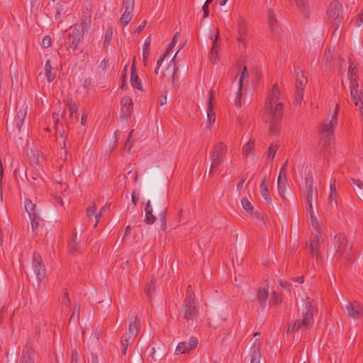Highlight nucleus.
Returning <instances> with one entry per match:
<instances>
[{
    "instance_id": "obj_1",
    "label": "nucleus",
    "mask_w": 363,
    "mask_h": 363,
    "mask_svg": "<svg viewBox=\"0 0 363 363\" xmlns=\"http://www.w3.org/2000/svg\"><path fill=\"white\" fill-rule=\"evenodd\" d=\"M262 119L281 120L284 114V99L277 84H274L266 99L262 111Z\"/></svg>"
},
{
    "instance_id": "obj_2",
    "label": "nucleus",
    "mask_w": 363,
    "mask_h": 363,
    "mask_svg": "<svg viewBox=\"0 0 363 363\" xmlns=\"http://www.w3.org/2000/svg\"><path fill=\"white\" fill-rule=\"evenodd\" d=\"M228 147L223 142H218L212 147L209 156L211 167L208 175L213 177L220 172V167L227 159Z\"/></svg>"
},
{
    "instance_id": "obj_3",
    "label": "nucleus",
    "mask_w": 363,
    "mask_h": 363,
    "mask_svg": "<svg viewBox=\"0 0 363 363\" xmlns=\"http://www.w3.org/2000/svg\"><path fill=\"white\" fill-rule=\"evenodd\" d=\"M335 254L334 255L337 262L344 264L352 261L353 253L352 245H350L344 235H340L335 237Z\"/></svg>"
},
{
    "instance_id": "obj_4",
    "label": "nucleus",
    "mask_w": 363,
    "mask_h": 363,
    "mask_svg": "<svg viewBox=\"0 0 363 363\" xmlns=\"http://www.w3.org/2000/svg\"><path fill=\"white\" fill-rule=\"evenodd\" d=\"M314 308L312 303L309 301V297L306 296V301L304 303V308L302 309V319L296 320L292 326H289V330L298 331L303 330L311 328L314 322L313 320Z\"/></svg>"
},
{
    "instance_id": "obj_5",
    "label": "nucleus",
    "mask_w": 363,
    "mask_h": 363,
    "mask_svg": "<svg viewBox=\"0 0 363 363\" xmlns=\"http://www.w3.org/2000/svg\"><path fill=\"white\" fill-rule=\"evenodd\" d=\"M348 78L350 81V95L354 104H357L363 96V91L359 89L358 71L352 65H350Z\"/></svg>"
},
{
    "instance_id": "obj_6",
    "label": "nucleus",
    "mask_w": 363,
    "mask_h": 363,
    "mask_svg": "<svg viewBox=\"0 0 363 363\" xmlns=\"http://www.w3.org/2000/svg\"><path fill=\"white\" fill-rule=\"evenodd\" d=\"M140 328V320L137 317L129 324L128 333L121 337V350L123 354H125L130 342H133L137 337Z\"/></svg>"
},
{
    "instance_id": "obj_7",
    "label": "nucleus",
    "mask_w": 363,
    "mask_h": 363,
    "mask_svg": "<svg viewBox=\"0 0 363 363\" xmlns=\"http://www.w3.org/2000/svg\"><path fill=\"white\" fill-rule=\"evenodd\" d=\"M303 190L306 201H315L316 207L318 191L317 189L313 186V177L311 172H308L306 175Z\"/></svg>"
},
{
    "instance_id": "obj_8",
    "label": "nucleus",
    "mask_w": 363,
    "mask_h": 363,
    "mask_svg": "<svg viewBox=\"0 0 363 363\" xmlns=\"http://www.w3.org/2000/svg\"><path fill=\"white\" fill-rule=\"evenodd\" d=\"M339 105L337 104H335V110L334 113L331 116V118L325 119L321 126L320 133L323 137L328 138L330 137L334 131L333 128L337 125V114L339 111Z\"/></svg>"
},
{
    "instance_id": "obj_9",
    "label": "nucleus",
    "mask_w": 363,
    "mask_h": 363,
    "mask_svg": "<svg viewBox=\"0 0 363 363\" xmlns=\"http://www.w3.org/2000/svg\"><path fill=\"white\" fill-rule=\"evenodd\" d=\"M342 5L336 1H333L328 9V20L335 29H337L342 20V16L340 15Z\"/></svg>"
},
{
    "instance_id": "obj_10",
    "label": "nucleus",
    "mask_w": 363,
    "mask_h": 363,
    "mask_svg": "<svg viewBox=\"0 0 363 363\" xmlns=\"http://www.w3.org/2000/svg\"><path fill=\"white\" fill-rule=\"evenodd\" d=\"M342 309L346 315L350 318L359 319L363 317V304L359 302H348Z\"/></svg>"
},
{
    "instance_id": "obj_11",
    "label": "nucleus",
    "mask_w": 363,
    "mask_h": 363,
    "mask_svg": "<svg viewBox=\"0 0 363 363\" xmlns=\"http://www.w3.org/2000/svg\"><path fill=\"white\" fill-rule=\"evenodd\" d=\"M84 35V29L82 28L75 27L72 28L69 33L67 41L69 44V48L72 49L74 52L80 41L83 38Z\"/></svg>"
},
{
    "instance_id": "obj_12",
    "label": "nucleus",
    "mask_w": 363,
    "mask_h": 363,
    "mask_svg": "<svg viewBox=\"0 0 363 363\" xmlns=\"http://www.w3.org/2000/svg\"><path fill=\"white\" fill-rule=\"evenodd\" d=\"M235 27L237 32L238 41L240 43L245 45L247 37V23L246 19L243 16H239L237 19V23Z\"/></svg>"
},
{
    "instance_id": "obj_13",
    "label": "nucleus",
    "mask_w": 363,
    "mask_h": 363,
    "mask_svg": "<svg viewBox=\"0 0 363 363\" xmlns=\"http://www.w3.org/2000/svg\"><path fill=\"white\" fill-rule=\"evenodd\" d=\"M32 267L37 279L41 281L45 277V267L43 264V259L39 253L35 252L33 254Z\"/></svg>"
},
{
    "instance_id": "obj_14",
    "label": "nucleus",
    "mask_w": 363,
    "mask_h": 363,
    "mask_svg": "<svg viewBox=\"0 0 363 363\" xmlns=\"http://www.w3.org/2000/svg\"><path fill=\"white\" fill-rule=\"evenodd\" d=\"M198 345V340L191 337L187 341H183L179 343L175 350V354L179 355L190 352L192 350L195 349Z\"/></svg>"
},
{
    "instance_id": "obj_15",
    "label": "nucleus",
    "mask_w": 363,
    "mask_h": 363,
    "mask_svg": "<svg viewBox=\"0 0 363 363\" xmlns=\"http://www.w3.org/2000/svg\"><path fill=\"white\" fill-rule=\"evenodd\" d=\"M123 4L125 11L120 19V23L125 27L132 20L133 11L135 8V0H124Z\"/></svg>"
},
{
    "instance_id": "obj_16",
    "label": "nucleus",
    "mask_w": 363,
    "mask_h": 363,
    "mask_svg": "<svg viewBox=\"0 0 363 363\" xmlns=\"http://www.w3.org/2000/svg\"><path fill=\"white\" fill-rule=\"evenodd\" d=\"M35 351L30 343H26L19 355L18 363H34Z\"/></svg>"
},
{
    "instance_id": "obj_17",
    "label": "nucleus",
    "mask_w": 363,
    "mask_h": 363,
    "mask_svg": "<svg viewBox=\"0 0 363 363\" xmlns=\"http://www.w3.org/2000/svg\"><path fill=\"white\" fill-rule=\"evenodd\" d=\"M220 34H219V30L218 28H216V36L213 38V36L211 35L210 36V39L212 43V47L210 52L209 58L211 62L213 63L217 62L219 60V51H220V45L218 43V41L220 40Z\"/></svg>"
},
{
    "instance_id": "obj_18",
    "label": "nucleus",
    "mask_w": 363,
    "mask_h": 363,
    "mask_svg": "<svg viewBox=\"0 0 363 363\" xmlns=\"http://www.w3.org/2000/svg\"><path fill=\"white\" fill-rule=\"evenodd\" d=\"M196 313L194 298H185L183 303L184 318L188 320H193Z\"/></svg>"
},
{
    "instance_id": "obj_19",
    "label": "nucleus",
    "mask_w": 363,
    "mask_h": 363,
    "mask_svg": "<svg viewBox=\"0 0 363 363\" xmlns=\"http://www.w3.org/2000/svg\"><path fill=\"white\" fill-rule=\"evenodd\" d=\"M121 117L126 120L130 117L133 112V102L129 96H123L121 99Z\"/></svg>"
},
{
    "instance_id": "obj_20",
    "label": "nucleus",
    "mask_w": 363,
    "mask_h": 363,
    "mask_svg": "<svg viewBox=\"0 0 363 363\" xmlns=\"http://www.w3.org/2000/svg\"><path fill=\"white\" fill-rule=\"evenodd\" d=\"M179 51L176 52L172 60L169 62L167 68L165 69L163 77L167 79V81L174 83L176 78V74L177 72L178 68L177 67V64L174 61L175 57Z\"/></svg>"
},
{
    "instance_id": "obj_21",
    "label": "nucleus",
    "mask_w": 363,
    "mask_h": 363,
    "mask_svg": "<svg viewBox=\"0 0 363 363\" xmlns=\"http://www.w3.org/2000/svg\"><path fill=\"white\" fill-rule=\"evenodd\" d=\"M213 95L214 92L213 90H210L209 91V99L208 102V108H207V118H208V123L209 125V127L211 125H213L216 122V113L213 111L214 108V104H213Z\"/></svg>"
},
{
    "instance_id": "obj_22",
    "label": "nucleus",
    "mask_w": 363,
    "mask_h": 363,
    "mask_svg": "<svg viewBox=\"0 0 363 363\" xmlns=\"http://www.w3.org/2000/svg\"><path fill=\"white\" fill-rule=\"evenodd\" d=\"M321 238V235L315 234L313 239L311 240L310 244L311 253L312 254V255L316 257L317 261H319V259H320L319 248L320 247Z\"/></svg>"
},
{
    "instance_id": "obj_23",
    "label": "nucleus",
    "mask_w": 363,
    "mask_h": 363,
    "mask_svg": "<svg viewBox=\"0 0 363 363\" xmlns=\"http://www.w3.org/2000/svg\"><path fill=\"white\" fill-rule=\"evenodd\" d=\"M27 112L28 106L25 105L21 106L17 111L15 123L18 130H21L23 121L27 116Z\"/></svg>"
},
{
    "instance_id": "obj_24",
    "label": "nucleus",
    "mask_w": 363,
    "mask_h": 363,
    "mask_svg": "<svg viewBox=\"0 0 363 363\" xmlns=\"http://www.w3.org/2000/svg\"><path fill=\"white\" fill-rule=\"evenodd\" d=\"M180 36V34L179 32H177L174 37H173V39L172 40V43H170L169 48L167 49V50L164 52V53L160 56V57L159 58V60H157V67L155 68V72L157 73L158 72V70L160 69V67L162 65V62H163L164 59L169 55V53L170 52V51L172 50V48L174 47V45H176V43H177V40H178V38H179Z\"/></svg>"
},
{
    "instance_id": "obj_25",
    "label": "nucleus",
    "mask_w": 363,
    "mask_h": 363,
    "mask_svg": "<svg viewBox=\"0 0 363 363\" xmlns=\"http://www.w3.org/2000/svg\"><path fill=\"white\" fill-rule=\"evenodd\" d=\"M180 36V34L179 32H177L174 37H173V39L172 40V43H170L169 48L167 49V50L164 52V53L160 56V57L159 58V60H157V67L155 68V72L157 73L158 72V70L160 69V67L162 65V62H163L164 59L169 55V53L170 52V51L172 50V48L174 47V45H176V43H177V40H178V38H179Z\"/></svg>"
},
{
    "instance_id": "obj_26",
    "label": "nucleus",
    "mask_w": 363,
    "mask_h": 363,
    "mask_svg": "<svg viewBox=\"0 0 363 363\" xmlns=\"http://www.w3.org/2000/svg\"><path fill=\"white\" fill-rule=\"evenodd\" d=\"M52 61L48 58L45 65V74L48 82H51L56 77V69L52 67Z\"/></svg>"
},
{
    "instance_id": "obj_27",
    "label": "nucleus",
    "mask_w": 363,
    "mask_h": 363,
    "mask_svg": "<svg viewBox=\"0 0 363 363\" xmlns=\"http://www.w3.org/2000/svg\"><path fill=\"white\" fill-rule=\"evenodd\" d=\"M255 140H249L246 143L244 144L242 148V155L245 158L252 157L255 155Z\"/></svg>"
},
{
    "instance_id": "obj_28",
    "label": "nucleus",
    "mask_w": 363,
    "mask_h": 363,
    "mask_svg": "<svg viewBox=\"0 0 363 363\" xmlns=\"http://www.w3.org/2000/svg\"><path fill=\"white\" fill-rule=\"evenodd\" d=\"M257 297L259 303L260 308L264 309L267 305V300L269 297L268 290L265 288H259L257 293Z\"/></svg>"
},
{
    "instance_id": "obj_29",
    "label": "nucleus",
    "mask_w": 363,
    "mask_h": 363,
    "mask_svg": "<svg viewBox=\"0 0 363 363\" xmlns=\"http://www.w3.org/2000/svg\"><path fill=\"white\" fill-rule=\"evenodd\" d=\"M130 84L132 86L138 89L143 90V84L141 80L139 79L137 73L135 72V65L133 64L131 67V74H130Z\"/></svg>"
},
{
    "instance_id": "obj_30",
    "label": "nucleus",
    "mask_w": 363,
    "mask_h": 363,
    "mask_svg": "<svg viewBox=\"0 0 363 363\" xmlns=\"http://www.w3.org/2000/svg\"><path fill=\"white\" fill-rule=\"evenodd\" d=\"M28 156L29 162L32 165L38 166L40 164V160L43 156L38 150H30Z\"/></svg>"
},
{
    "instance_id": "obj_31",
    "label": "nucleus",
    "mask_w": 363,
    "mask_h": 363,
    "mask_svg": "<svg viewBox=\"0 0 363 363\" xmlns=\"http://www.w3.org/2000/svg\"><path fill=\"white\" fill-rule=\"evenodd\" d=\"M25 208L29 215V217H33L34 216L38 215L36 211V205L34 204L30 200L26 199Z\"/></svg>"
},
{
    "instance_id": "obj_32",
    "label": "nucleus",
    "mask_w": 363,
    "mask_h": 363,
    "mask_svg": "<svg viewBox=\"0 0 363 363\" xmlns=\"http://www.w3.org/2000/svg\"><path fill=\"white\" fill-rule=\"evenodd\" d=\"M260 192H261V194H262L263 199L266 201V202L267 203H269V202L271 201V198L269 194L266 177L264 179L263 182L260 184Z\"/></svg>"
},
{
    "instance_id": "obj_33",
    "label": "nucleus",
    "mask_w": 363,
    "mask_h": 363,
    "mask_svg": "<svg viewBox=\"0 0 363 363\" xmlns=\"http://www.w3.org/2000/svg\"><path fill=\"white\" fill-rule=\"evenodd\" d=\"M265 122L269 124L270 133L277 135L279 130L281 120H269V121Z\"/></svg>"
},
{
    "instance_id": "obj_34",
    "label": "nucleus",
    "mask_w": 363,
    "mask_h": 363,
    "mask_svg": "<svg viewBox=\"0 0 363 363\" xmlns=\"http://www.w3.org/2000/svg\"><path fill=\"white\" fill-rule=\"evenodd\" d=\"M279 148V145L277 143H273L269 147L267 152L268 161H272L274 160Z\"/></svg>"
},
{
    "instance_id": "obj_35",
    "label": "nucleus",
    "mask_w": 363,
    "mask_h": 363,
    "mask_svg": "<svg viewBox=\"0 0 363 363\" xmlns=\"http://www.w3.org/2000/svg\"><path fill=\"white\" fill-rule=\"evenodd\" d=\"M262 342L259 340H255L250 348V355H261L260 348Z\"/></svg>"
},
{
    "instance_id": "obj_36",
    "label": "nucleus",
    "mask_w": 363,
    "mask_h": 363,
    "mask_svg": "<svg viewBox=\"0 0 363 363\" xmlns=\"http://www.w3.org/2000/svg\"><path fill=\"white\" fill-rule=\"evenodd\" d=\"M333 53H334V50H331L330 48H329L325 52L324 56H323V62H324V65H325V67H330V63L332 62V60L333 59Z\"/></svg>"
},
{
    "instance_id": "obj_37",
    "label": "nucleus",
    "mask_w": 363,
    "mask_h": 363,
    "mask_svg": "<svg viewBox=\"0 0 363 363\" xmlns=\"http://www.w3.org/2000/svg\"><path fill=\"white\" fill-rule=\"evenodd\" d=\"M29 218L31 223L32 230L34 233H36L40 225V217L37 215Z\"/></svg>"
},
{
    "instance_id": "obj_38",
    "label": "nucleus",
    "mask_w": 363,
    "mask_h": 363,
    "mask_svg": "<svg viewBox=\"0 0 363 363\" xmlns=\"http://www.w3.org/2000/svg\"><path fill=\"white\" fill-rule=\"evenodd\" d=\"M306 82H307V79L306 77H304L303 76V74L301 76H299L298 74L297 77H296V89L297 90H304V86L306 84Z\"/></svg>"
},
{
    "instance_id": "obj_39",
    "label": "nucleus",
    "mask_w": 363,
    "mask_h": 363,
    "mask_svg": "<svg viewBox=\"0 0 363 363\" xmlns=\"http://www.w3.org/2000/svg\"><path fill=\"white\" fill-rule=\"evenodd\" d=\"M282 298L281 296L276 291H273L271 294L269 303L273 305H279L281 303Z\"/></svg>"
},
{
    "instance_id": "obj_40",
    "label": "nucleus",
    "mask_w": 363,
    "mask_h": 363,
    "mask_svg": "<svg viewBox=\"0 0 363 363\" xmlns=\"http://www.w3.org/2000/svg\"><path fill=\"white\" fill-rule=\"evenodd\" d=\"M311 225L312 227L314 228V230L316 231V234L320 235L321 231V223L318 220L315 216H313V217H311Z\"/></svg>"
},
{
    "instance_id": "obj_41",
    "label": "nucleus",
    "mask_w": 363,
    "mask_h": 363,
    "mask_svg": "<svg viewBox=\"0 0 363 363\" xmlns=\"http://www.w3.org/2000/svg\"><path fill=\"white\" fill-rule=\"evenodd\" d=\"M248 77H249V72H248L247 68V67H244L242 69L240 79H239V84H238L239 89H242L244 80L246 79L247 78H248Z\"/></svg>"
},
{
    "instance_id": "obj_42",
    "label": "nucleus",
    "mask_w": 363,
    "mask_h": 363,
    "mask_svg": "<svg viewBox=\"0 0 363 363\" xmlns=\"http://www.w3.org/2000/svg\"><path fill=\"white\" fill-rule=\"evenodd\" d=\"M241 203L242 205L243 208L248 213H252L253 210V206L252 203L250 202V201L244 198L241 200Z\"/></svg>"
},
{
    "instance_id": "obj_43",
    "label": "nucleus",
    "mask_w": 363,
    "mask_h": 363,
    "mask_svg": "<svg viewBox=\"0 0 363 363\" xmlns=\"http://www.w3.org/2000/svg\"><path fill=\"white\" fill-rule=\"evenodd\" d=\"M286 183H285L284 181V182H280V181L277 182V188H278L279 194L283 199H284V198H285L284 193L286 191Z\"/></svg>"
},
{
    "instance_id": "obj_44",
    "label": "nucleus",
    "mask_w": 363,
    "mask_h": 363,
    "mask_svg": "<svg viewBox=\"0 0 363 363\" xmlns=\"http://www.w3.org/2000/svg\"><path fill=\"white\" fill-rule=\"evenodd\" d=\"M155 283L153 281V279H152L150 282L147 284L145 291L147 296L151 297L152 292L155 291Z\"/></svg>"
},
{
    "instance_id": "obj_45",
    "label": "nucleus",
    "mask_w": 363,
    "mask_h": 363,
    "mask_svg": "<svg viewBox=\"0 0 363 363\" xmlns=\"http://www.w3.org/2000/svg\"><path fill=\"white\" fill-rule=\"evenodd\" d=\"M156 218L152 214V211L145 212V222L147 224H153L155 222Z\"/></svg>"
},
{
    "instance_id": "obj_46",
    "label": "nucleus",
    "mask_w": 363,
    "mask_h": 363,
    "mask_svg": "<svg viewBox=\"0 0 363 363\" xmlns=\"http://www.w3.org/2000/svg\"><path fill=\"white\" fill-rule=\"evenodd\" d=\"M67 108L70 113V117H72L74 114H77L78 111V107L74 102L69 101L67 104Z\"/></svg>"
},
{
    "instance_id": "obj_47",
    "label": "nucleus",
    "mask_w": 363,
    "mask_h": 363,
    "mask_svg": "<svg viewBox=\"0 0 363 363\" xmlns=\"http://www.w3.org/2000/svg\"><path fill=\"white\" fill-rule=\"evenodd\" d=\"M112 35H113V30H112V28L110 27L106 31L105 38H104V47H106V45H108V43L111 40Z\"/></svg>"
},
{
    "instance_id": "obj_48",
    "label": "nucleus",
    "mask_w": 363,
    "mask_h": 363,
    "mask_svg": "<svg viewBox=\"0 0 363 363\" xmlns=\"http://www.w3.org/2000/svg\"><path fill=\"white\" fill-rule=\"evenodd\" d=\"M28 179L31 184H34L35 181H41L42 178L36 172H32L28 176Z\"/></svg>"
},
{
    "instance_id": "obj_49",
    "label": "nucleus",
    "mask_w": 363,
    "mask_h": 363,
    "mask_svg": "<svg viewBox=\"0 0 363 363\" xmlns=\"http://www.w3.org/2000/svg\"><path fill=\"white\" fill-rule=\"evenodd\" d=\"M146 352H148L147 359L150 362H155L156 359L155 358V347H147L146 349Z\"/></svg>"
},
{
    "instance_id": "obj_50",
    "label": "nucleus",
    "mask_w": 363,
    "mask_h": 363,
    "mask_svg": "<svg viewBox=\"0 0 363 363\" xmlns=\"http://www.w3.org/2000/svg\"><path fill=\"white\" fill-rule=\"evenodd\" d=\"M242 89H238V93L235 99V106L238 108H240L242 106Z\"/></svg>"
},
{
    "instance_id": "obj_51",
    "label": "nucleus",
    "mask_w": 363,
    "mask_h": 363,
    "mask_svg": "<svg viewBox=\"0 0 363 363\" xmlns=\"http://www.w3.org/2000/svg\"><path fill=\"white\" fill-rule=\"evenodd\" d=\"M276 20L274 18V14L272 11H269L268 13V23L271 28H273L275 25Z\"/></svg>"
},
{
    "instance_id": "obj_52",
    "label": "nucleus",
    "mask_w": 363,
    "mask_h": 363,
    "mask_svg": "<svg viewBox=\"0 0 363 363\" xmlns=\"http://www.w3.org/2000/svg\"><path fill=\"white\" fill-rule=\"evenodd\" d=\"M307 207L308 208V211L310 212V217H313V216H315V211H314V206L315 201H306Z\"/></svg>"
},
{
    "instance_id": "obj_53",
    "label": "nucleus",
    "mask_w": 363,
    "mask_h": 363,
    "mask_svg": "<svg viewBox=\"0 0 363 363\" xmlns=\"http://www.w3.org/2000/svg\"><path fill=\"white\" fill-rule=\"evenodd\" d=\"M41 45L44 48H48L51 45V38L49 35H46L42 40Z\"/></svg>"
},
{
    "instance_id": "obj_54",
    "label": "nucleus",
    "mask_w": 363,
    "mask_h": 363,
    "mask_svg": "<svg viewBox=\"0 0 363 363\" xmlns=\"http://www.w3.org/2000/svg\"><path fill=\"white\" fill-rule=\"evenodd\" d=\"M96 212V206L94 204L89 206L86 209V216L89 218L93 216Z\"/></svg>"
},
{
    "instance_id": "obj_55",
    "label": "nucleus",
    "mask_w": 363,
    "mask_h": 363,
    "mask_svg": "<svg viewBox=\"0 0 363 363\" xmlns=\"http://www.w3.org/2000/svg\"><path fill=\"white\" fill-rule=\"evenodd\" d=\"M303 97V90H297L296 94V101L297 104H301Z\"/></svg>"
},
{
    "instance_id": "obj_56",
    "label": "nucleus",
    "mask_w": 363,
    "mask_h": 363,
    "mask_svg": "<svg viewBox=\"0 0 363 363\" xmlns=\"http://www.w3.org/2000/svg\"><path fill=\"white\" fill-rule=\"evenodd\" d=\"M62 303L63 305H65L66 306H70V300H69V294L67 292H65L62 295Z\"/></svg>"
},
{
    "instance_id": "obj_57",
    "label": "nucleus",
    "mask_w": 363,
    "mask_h": 363,
    "mask_svg": "<svg viewBox=\"0 0 363 363\" xmlns=\"http://www.w3.org/2000/svg\"><path fill=\"white\" fill-rule=\"evenodd\" d=\"M79 362V354L77 350H73L72 352V357L70 363H78Z\"/></svg>"
},
{
    "instance_id": "obj_58",
    "label": "nucleus",
    "mask_w": 363,
    "mask_h": 363,
    "mask_svg": "<svg viewBox=\"0 0 363 363\" xmlns=\"http://www.w3.org/2000/svg\"><path fill=\"white\" fill-rule=\"evenodd\" d=\"M77 234H75L74 238H73V239H72V240L69 244L70 250H72V251L77 250Z\"/></svg>"
},
{
    "instance_id": "obj_59",
    "label": "nucleus",
    "mask_w": 363,
    "mask_h": 363,
    "mask_svg": "<svg viewBox=\"0 0 363 363\" xmlns=\"http://www.w3.org/2000/svg\"><path fill=\"white\" fill-rule=\"evenodd\" d=\"M296 5L298 7L302 8V9L303 11L306 10V5H307V1L306 0H296Z\"/></svg>"
},
{
    "instance_id": "obj_60",
    "label": "nucleus",
    "mask_w": 363,
    "mask_h": 363,
    "mask_svg": "<svg viewBox=\"0 0 363 363\" xmlns=\"http://www.w3.org/2000/svg\"><path fill=\"white\" fill-rule=\"evenodd\" d=\"M139 193L136 191H133L132 194V202L135 206L137 205L138 201Z\"/></svg>"
},
{
    "instance_id": "obj_61",
    "label": "nucleus",
    "mask_w": 363,
    "mask_h": 363,
    "mask_svg": "<svg viewBox=\"0 0 363 363\" xmlns=\"http://www.w3.org/2000/svg\"><path fill=\"white\" fill-rule=\"evenodd\" d=\"M188 297L194 298V294L193 289L190 285L188 286V287L186 289V294L185 298H188Z\"/></svg>"
},
{
    "instance_id": "obj_62",
    "label": "nucleus",
    "mask_w": 363,
    "mask_h": 363,
    "mask_svg": "<svg viewBox=\"0 0 363 363\" xmlns=\"http://www.w3.org/2000/svg\"><path fill=\"white\" fill-rule=\"evenodd\" d=\"M333 196H334L333 194H330L329 195L328 203L331 206H334V207L336 208L337 206V201L335 200H333Z\"/></svg>"
},
{
    "instance_id": "obj_63",
    "label": "nucleus",
    "mask_w": 363,
    "mask_h": 363,
    "mask_svg": "<svg viewBox=\"0 0 363 363\" xmlns=\"http://www.w3.org/2000/svg\"><path fill=\"white\" fill-rule=\"evenodd\" d=\"M261 355H251L250 363H260Z\"/></svg>"
},
{
    "instance_id": "obj_64",
    "label": "nucleus",
    "mask_w": 363,
    "mask_h": 363,
    "mask_svg": "<svg viewBox=\"0 0 363 363\" xmlns=\"http://www.w3.org/2000/svg\"><path fill=\"white\" fill-rule=\"evenodd\" d=\"M352 182L354 185H356L359 189H363V182L358 179H352Z\"/></svg>"
}]
</instances>
